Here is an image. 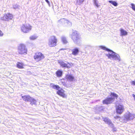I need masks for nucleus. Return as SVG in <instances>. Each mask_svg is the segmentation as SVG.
Returning <instances> with one entry per match:
<instances>
[{"instance_id":"1","label":"nucleus","mask_w":135,"mask_h":135,"mask_svg":"<svg viewBox=\"0 0 135 135\" xmlns=\"http://www.w3.org/2000/svg\"><path fill=\"white\" fill-rule=\"evenodd\" d=\"M100 47L102 49L109 52L108 54H106V56L108 58L113 60L120 61V59L119 55L109 49L107 48L105 46H101Z\"/></svg>"},{"instance_id":"2","label":"nucleus","mask_w":135,"mask_h":135,"mask_svg":"<svg viewBox=\"0 0 135 135\" xmlns=\"http://www.w3.org/2000/svg\"><path fill=\"white\" fill-rule=\"evenodd\" d=\"M71 38L75 44L78 45L81 43V40L80 37L77 31L75 30H73V33L71 35Z\"/></svg>"},{"instance_id":"3","label":"nucleus","mask_w":135,"mask_h":135,"mask_svg":"<svg viewBox=\"0 0 135 135\" xmlns=\"http://www.w3.org/2000/svg\"><path fill=\"white\" fill-rule=\"evenodd\" d=\"M111 97L107 98L103 101V104H108L112 103L114 100L115 98H117L118 95L114 93H111L110 95Z\"/></svg>"},{"instance_id":"4","label":"nucleus","mask_w":135,"mask_h":135,"mask_svg":"<svg viewBox=\"0 0 135 135\" xmlns=\"http://www.w3.org/2000/svg\"><path fill=\"white\" fill-rule=\"evenodd\" d=\"M135 118V115L131 113L128 112H126L124 115L123 117V120L124 122L132 120Z\"/></svg>"},{"instance_id":"5","label":"nucleus","mask_w":135,"mask_h":135,"mask_svg":"<svg viewBox=\"0 0 135 135\" xmlns=\"http://www.w3.org/2000/svg\"><path fill=\"white\" fill-rule=\"evenodd\" d=\"M57 39L54 36H51L49 39L48 44L51 47H54L56 46Z\"/></svg>"},{"instance_id":"6","label":"nucleus","mask_w":135,"mask_h":135,"mask_svg":"<svg viewBox=\"0 0 135 135\" xmlns=\"http://www.w3.org/2000/svg\"><path fill=\"white\" fill-rule=\"evenodd\" d=\"M27 51V49L24 44H20L18 46V52L19 54H26Z\"/></svg>"},{"instance_id":"7","label":"nucleus","mask_w":135,"mask_h":135,"mask_svg":"<svg viewBox=\"0 0 135 135\" xmlns=\"http://www.w3.org/2000/svg\"><path fill=\"white\" fill-rule=\"evenodd\" d=\"M45 58L44 55L41 53L39 52L35 53L34 56V59L36 61H38Z\"/></svg>"},{"instance_id":"8","label":"nucleus","mask_w":135,"mask_h":135,"mask_svg":"<svg viewBox=\"0 0 135 135\" xmlns=\"http://www.w3.org/2000/svg\"><path fill=\"white\" fill-rule=\"evenodd\" d=\"M22 31L24 33H27L31 29V26L29 24L23 25L21 27Z\"/></svg>"},{"instance_id":"9","label":"nucleus","mask_w":135,"mask_h":135,"mask_svg":"<svg viewBox=\"0 0 135 135\" xmlns=\"http://www.w3.org/2000/svg\"><path fill=\"white\" fill-rule=\"evenodd\" d=\"M12 17V15L9 13H8L4 15L3 17L1 18V19L2 20L4 21H8L11 20Z\"/></svg>"},{"instance_id":"10","label":"nucleus","mask_w":135,"mask_h":135,"mask_svg":"<svg viewBox=\"0 0 135 135\" xmlns=\"http://www.w3.org/2000/svg\"><path fill=\"white\" fill-rule=\"evenodd\" d=\"M59 21V22L62 23L65 26H70L71 25V23L70 22L64 18L61 19Z\"/></svg>"},{"instance_id":"11","label":"nucleus","mask_w":135,"mask_h":135,"mask_svg":"<svg viewBox=\"0 0 135 135\" xmlns=\"http://www.w3.org/2000/svg\"><path fill=\"white\" fill-rule=\"evenodd\" d=\"M116 109L117 113L121 114L124 110V106L122 105H119L116 106Z\"/></svg>"},{"instance_id":"12","label":"nucleus","mask_w":135,"mask_h":135,"mask_svg":"<svg viewBox=\"0 0 135 135\" xmlns=\"http://www.w3.org/2000/svg\"><path fill=\"white\" fill-rule=\"evenodd\" d=\"M59 63L60 64L61 66L62 67H66L68 68H69L70 67V65L69 63L67 64L62 61H59Z\"/></svg>"},{"instance_id":"13","label":"nucleus","mask_w":135,"mask_h":135,"mask_svg":"<svg viewBox=\"0 0 135 135\" xmlns=\"http://www.w3.org/2000/svg\"><path fill=\"white\" fill-rule=\"evenodd\" d=\"M64 92L65 91L64 90L61 89V90H58L57 91V93L58 95L63 98H65L66 97V96L64 93Z\"/></svg>"},{"instance_id":"14","label":"nucleus","mask_w":135,"mask_h":135,"mask_svg":"<svg viewBox=\"0 0 135 135\" xmlns=\"http://www.w3.org/2000/svg\"><path fill=\"white\" fill-rule=\"evenodd\" d=\"M71 51H72V54L75 56H76L78 54L79 50L78 48H75L73 49Z\"/></svg>"},{"instance_id":"15","label":"nucleus","mask_w":135,"mask_h":135,"mask_svg":"<svg viewBox=\"0 0 135 135\" xmlns=\"http://www.w3.org/2000/svg\"><path fill=\"white\" fill-rule=\"evenodd\" d=\"M66 78L68 80L72 81L74 79V77L72 75H67L66 76Z\"/></svg>"},{"instance_id":"16","label":"nucleus","mask_w":135,"mask_h":135,"mask_svg":"<svg viewBox=\"0 0 135 135\" xmlns=\"http://www.w3.org/2000/svg\"><path fill=\"white\" fill-rule=\"evenodd\" d=\"M120 32L121 35L122 36L127 35L128 34L127 32L123 29L120 30Z\"/></svg>"},{"instance_id":"17","label":"nucleus","mask_w":135,"mask_h":135,"mask_svg":"<svg viewBox=\"0 0 135 135\" xmlns=\"http://www.w3.org/2000/svg\"><path fill=\"white\" fill-rule=\"evenodd\" d=\"M50 86L52 88L57 90H59V89L60 88V87L58 85H54L52 83L50 84Z\"/></svg>"},{"instance_id":"18","label":"nucleus","mask_w":135,"mask_h":135,"mask_svg":"<svg viewBox=\"0 0 135 135\" xmlns=\"http://www.w3.org/2000/svg\"><path fill=\"white\" fill-rule=\"evenodd\" d=\"M23 99L26 102H29L31 97L29 96H25L22 97Z\"/></svg>"},{"instance_id":"19","label":"nucleus","mask_w":135,"mask_h":135,"mask_svg":"<svg viewBox=\"0 0 135 135\" xmlns=\"http://www.w3.org/2000/svg\"><path fill=\"white\" fill-rule=\"evenodd\" d=\"M56 74L57 77H60L62 75V71L61 70H58L56 72Z\"/></svg>"},{"instance_id":"20","label":"nucleus","mask_w":135,"mask_h":135,"mask_svg":"<svg viewBox=\"0 0 135 135\" xmlns=\"http://www.w3.org/2000/svg\"><path fill=\"white\" fill-rule=\"evenodd\" d=\"M29 102H30V104L33 105L35 104L36 102V101L33 98L31 97V98L30 99Z\"/></svg>"},{"instance_id":"21","label":"nucleus","mask_w":135,"mask_h":135,"mask_svg":"<svg viewBox=\"0 0 135 135\" xmlns=\"http://www.w3.org/2000/svg\"><path fill=\"white\" fill-rule=\"evenodd\" d=\"M93 1L94 5L97 7H98L100 6L99 3L97 0H93Z\"/></svg>"},{"instance_id":"22","label":"nucleus","mask_w":135,"mask_h":135,"mask_svg":"<svg viewBox=\"0 0 135 135\" xmlns=\"http://www.w3.org/2000/svg\"><path fill=\"white\" fill-rule=\"evenodd\" d=\"M61 40L62 42L64 44H66L68 42L66 37L64 36L61 37Z\"/></svg>"},{"instance_id":"23","label":"nucleus","mask_w":135,"mask_h":135,"mask_svg":"<svg viewBox=\"0 0 135 135\" xmlns=\"http://www.w3.org/2000/svg\"><path fill=\"white\" fill-rule=\"evenodd\" d=\"M23 63L20 62H18L17 64V66L20 69H22L23 68Z\"/></svg>"},{"instance_id":"24","label":"nucleus","mask_w":135,"mask_h":135,"mask_svg":"<svg viewBox=\"0 0 135 135\" xmlns=\"http://www.w3.org/2000/svg\"><path fill=\"white\" fill-rule=\"evenodd\" d=\"M84 1V0H76V5H81Z\"/></svg>"},{"instance_id":"25","label":"nucleus","mask_w":135,"mask_h":135,"mask_svg":"<svg viewBox=\"0 0 135 135\" xmlns=\"http://www.w3.org/2000/svg\"><path fill=\"white\" fill-rule=\"evenodd\" d=\"M109 2L110 3H111L115 6H116L118 5V4L116 2L113 1H109Z\"/></svg>"},{"instance_id":"26","label":"nucleus","mask_w":135,"mask_h":135,"mask_svg":"<svg viewBox=\"0 0 135 135\" xmlns=\"http://www.w3.org/2000/svg\"><path fill=\"white\" fill-rule=\"evenodd\" d=\"M13 8L15 9H19L20 7V6L17 4H13Z\"/></svg>"},{"instance_id":"27","label":"nucleus","mask_w":135,"mask_h":135,"mask_svg":"<svg viewBox=\"0 0 135 135\" xmlns=\"http://www.w3.org/2000/svg\"><path fill=\"white\" fill-rule=\"evenodd\" d=\"M103 120L105 122L107 123V124L109 123L110 122V120L109 119H108L107 118H103Z\"/></svg>"},{"instance_id":"28","label":"nucleus","mask_w":135,"mask_h":135,"mask_svg":"<svg viewBox=\"0 0 135 135\" xmlns=\"http://www.w3.org/2000/svg\"><path fill=\"white\" fill-rule=\"evenodd\" d=\"M37 37V36L35 35H33L30 37V39L31 40H34L36 39Z\"/></svg>"},{"instance_id":"29","label":"nucleus","mask_w":135,"mask_h":135,"mask_svg":"<svg viewBox=\"0 0 135 135\" xmlns=\"http://www.w3.org/2000/svg\"><path fill=\"white\" fill-rule=\"evenodd\" d=\"M131 5L132 6L131 8L134 11H135V5L133 3H131Z\"/></svg>"},{"instance_id":"30","label":"nucleus","mask_w":135,"mask_h":135,"mask_svg":"<svg viewBox=\"0 0 135 135\" xmlns=\"http://www.w3.org/2000/svg\"><path fill=\"white\" fill-rule=\"evenodd\" d=\"M108 124L110 127H113V124L112 123L111 121L109 123H108Z\"/></svg>"},{"instance_id":"31","label":"nucleus","mask_w":135,"mask_h":135,"mask_svg":"<svg viewBox=\"0 0 135 135\" xmlns=\"http://www.w3.org/2000/svg\"><path fill=\"white\" fill-rule=\"evenodd\" d=\"M3 35V33L0 30V37L2 36Z\"/></svg>"},{"instance_id":"32","label":"nucleus","mask_w":135,"mask_h":135,"mask_svg":"<svg viewBox=\"0 0 135 135\" xmlns=\"http://www.w3.org/2000/svg\"><path fill=\"white\" fill-rule=\"evenodd\" d=\"M131 83L133 85H135V80L134 81H132Z\"/></svg>"},{"instance_id":"33","label":"nucleus","mask_w":135,"mask_h":135,"mask_svg":"<svg viewBox=\"0 0 135 135\" xmlns=\"http://www.w3.org/2000/svg\"><path fill=\"white\" fill-rule=\"evenodd\" d=\"M46 2L50 5V2L48 0H45Z\"/></svg>"},{"instance_id":"34","label":"nucleus","mask_w":135,"mask_h":135,"mask_svg":"<svg viewBox=\"0 0 135 135\" xmlns=\"http://www.w3.org/2000/svg\"><path fill=\"white\" fill-rule=\"evenodd\" d=\"M132 96L134 98V100H135V95L133 94H132Z\"/></svg>"},{"instance_id":"35","label":"nucleus","mask_w":135,"mask_h":135,"mask_svg":"<svg viewBox=\"0 0 135 135\" xmlns=\"http://www.w3.org/2000/svg\"><path fill=\"white\" fill-rule=\"evenodd\" d=\"M29 73H30V72H28Z\"/></svg>"}]
</instances>
